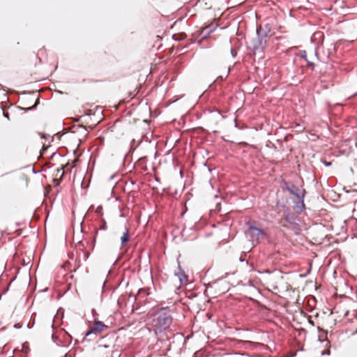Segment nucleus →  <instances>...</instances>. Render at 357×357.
<instances>
[{"instance_id": "nucleus-1", "label": "nucleus", "mask_w": 357, "mask_h": 357, "mask_svg": "<svg viewBox=\"0 0 357 357\" xmlns=\"http://www.w3.org/2000/svg\"><path fill=\"white\" fill-rule=\"evenodd\" d=\"M168 307H160L151 316V326L155 334L167 331L173 321L172 316L167 311Z\"/></svg>"}, {"instance_id": "nucleus-2", "label": "nucleus", "mask_w": 357, "mask_h": 357, "mask_svg": "<svg viewBox=\"0 0 357 357\" xmlns=\"http://www.w3.org/2000/svg\"><path fill=\"white\" fill-rule=\"evenodd\" d=\"M246 225L248 226L247 235L254 245L258 243L261 238L266 236V233L262 229L255 227L252 223L247 222Z\"/></svg>"}, {"instance_id": "nucleus-3", "label": "nucleus", "mask_w": 357, "mask_h": 357, "mask_svg": "<svg viewBox=\"0 0 357 357\" xmlns=\"http://www.w3.org/2000/svg\"><path fill=\"white\" fill-rule=\"evenodd\" d=\"M266 46V40L264 38H257V40L253 42V53L259 59L264 56V50Z\"/></svg>"}, {"instance_id": "nucleus-4", "label": "nucleus", "mask_w": 357, "mask_h": 357, "mask_svg": "<svg viewBox=\"0 0 357 357\" xmlns=\"http://www.w3.org/2000/svg\"><path fill=\"white\" fill-rule=\"evenodd\" d=\"M283 188L288 190L290 194L296 196L298 199H304L305 190H301L297 186L285 182Z\"/></svg>"}, {"instance_id": "nucleus-5", "label": "nucleus", "mask_w": 357, "mask_h": 357, "mask_svg": "<svg viewBox=\"0 0 357 357\" xmlns=\"http://www.w3.org/2000/svg\"><path fill=\"white\" fill-rule=\"evenodd\" d=\"M107 326L100 321H96L94 322L93 326L90 328L89 331L85 335V337L91 336L92 335H95L96 336L98 333L101 332V331L106 328Z\"/></svg>"}, {"instance_id": "nucleus-6", "label": "nucleus", "mask_w": 357, "mask_h": 357, "mask_svg": "<svg viewBox=\"0 0 357 357\" xmlns=\"http://www.w3.org/2000/svg\"><path fill=\"white\" fill-rule=\"evenodd\" d=\"M215 29L214 24H210L204 28H203L200 32V36L202 39L206 38L212 32H213Z\"/></svg>"}, {"instance_id": "nucleus-7", "label": "nucleus", "mask_w": 357, "mask_h": 357, "mask_svg": "<svg viewBox=\"0 0 357 357\" xmlns=\"http://www.w3.org/2000/svg\"><path fill=\"white\" fill-rule=\"evenodd\" d=\"M284 220L289 224H294L296 220V217L294 213L289 212L288 210L284 211Z\"/></svg>"}, {"instance_id": "nucleus-8", "label": "nucleus", "mask_w": 357, "mask_h": 357, "mask_svg": "<svg viewBox=\"0 0 357 357\" xmlns=\"http://www.w3.org/2000/svg\"><path fill=\"white\" fill-rule=\"evenodd\" d=\"M268 32H270V29H268L267 31V30H265L261 26H259L257 29V38H264V39H266Z\"/></svg>"}, {"instance_id": "nucleus-9", "label": "nucleus", "mask_w": 357, "mask_h": 357, "mask_svg": "<svg viewBox=\"0 0 357 357\" xmlns=\"http://www.w3.org/2000/svg\"><path fill=\"white\" fill-rule=\"evenodd\" d=\"M129 238H130V234H129V231L128 229L126 230V231H124L123 233V235L121 237V244L123 245L125 243H126L127 241H129Z\"/></svg>"}, {"instance_id": "nucleus-10", "label": "nucleus", "mask_w": 357, "mask_h": 357, "mask_svg": "<svg viewBox=\"0 0 357 357\" xmlns=\"http://www.w3.org/2000/svg\"><path fill=\"white\" fill-rule=\"evenodd\" d=\"M178 276L181 284L186 282L187 275L185 274L183 271L181 270L180 273L178 274Z\"/></svg>"}, {"instance_id": "nucleus-11", "label": "nucleus", "mask_w": 357, "mask_h": 357, "mask_svg": "<svg viewBox=\"0 0 357 357\" xmlns=\"http://www.w3.org/2000/svg\"><path fill=\"white\" fill-rule=\"evenodd\" d=\"M107 222L104 220L103 218H101L100 220V225H99V230H106L107 229Z\"/></svg>"}, {"instance_id": "nucleus-12", "label": "nucleus", "mask_w": 357, "mask_h": 357, "mask_svg": "<svg viewBox=\"0 0 357 357\" xmlns=\"http://www.w3.org/2000/svg\"><path fill=\"white\" fill-rule=\"evenodd\" d=\"M102 206H98L95 211L96 213L99 215L100 218H102V215H103V213H102Z\"/></svg>"}, {"instance_id": "nucleus-13", "label": "nucleus", "mask_w": 357, "mask_h": 357, "mask_svg": "<svg viewBox=\"0 0 357 357\" xmlns=\"http://www.w3.org/2000/svg\"><path fill=\"white\" fill-rule=\"evenodd\" d=\"M299 201H301V206H299V208L300 211H301L305 208L304 199H299Z\"/></svg>"}, {"instance_id": "nucleus-14", "label": "nucleus", "mask_w": 357, "mask_h": 357, "mask_svg": "<svg viewBox=\"0 0 357 357\" xmlns=\"http://www.w3.org/2000/svg\"><path fill=\"white\" fill-rule=\"evenodd\" d=\"M301 57L304 59L305 61H307V54H306V52L305 51H303L301 53Z\"/></svg>"}, {"instance_id": "nucleus-15", "label": "nucleus", "mask_w": 357, "mask_h": 357, "mask_svg": "<svg viewBox=\"0 0 357 357\" xmlns=\"http://www.w3.org/2000/svg\"><path fill=\"white\" fill-rule=\"evenodd\" d=\"M306 61H307V66H310L312 68H314V63H312V62H311V61H307V60Z\"/></svg>"}, {"instance_id": "nucleus-16", "label": "nucleus", "mask_w": 357, "mask_h": 357, "mask_svg": "<svg viewBox=\"0 0 357 357\" xmlns=\"http://www.w3.org/2000/svg\"><path fill=\"white\" fill-rule=\"evenodd\" d=\"M240 261H245V259L243 257V255L239 257Z\"/></svg>"}, {"instance_id": "nucleus-17", "label": "nucleus", "mask_w": 357, "mask_h": 357, "mask_svg": "<svg viewBox=\"0 0 357 357\" xmlns=\"http://www.w3.org/2000/svg\"><path fill=\"white\" fill-rule=\"evenodd\" d=\"M324 164L326 166L328 167V166H330V165H331V162L324 161Z\"/></svg>"}, {"instance_id": "nucleus-18", "label": "nucleus", "mask_w": 357, "mask_h": 357, "mask_svg": "<svg viewBox=\"0 0 357 357\" xmlns=\"http://www.w3.org/2000/svg\"><path fill=\"white\" fill-rule=\"evenodd\" d=\"M231 54L233 57H235L236 54L234 53V50L232 49H231Z\"/></svg>"}, {"instance_id": "nucleus-19", "label": "nucleus", "mask_w": 357, "mask_h": 357, "mask_svg": "<svg viewBox=\"0 0 357 357\" xmlns=\"http://www.w3.org/2000/svg\"><path fill=\"white\" fill-rule=\"evenodd\" d=\"M97 236H98V231H96V234L94 236V239H93L94 241L96 240Z\"/></svg>"}, {"instance_id": "nucleus-20", "label": "nucleus", "mask_w": 357, "mask_h": 357, "mask_svg": "<svg viewBox=\"0 0 357 357\" xmlns=\"http://www.w3.org/2000/svg\"><path fill=\"white\" fill-rule=\"evenodd\" d=\"M93 205H91V206H90V208H89V211H91V210H93Z\"/></svg>"}, {"instance_id": "nucleus-21", "label": "nucleus", "mask_w": 357, "mask_h": 357, "mask_svg": "<svg viewBox=\"0 0 357 357\" xmlns=\"http://www.w3.org/2000/svg\"><path fill=\"white\" fill-rule=\"evenodd\" d=\"M15 327H16V328H20V326H19V325H17V324H15Z\"/></svg>"}, {"instance_id": "nucleus-22", "label": "nucleus", "mask_w": 357, "mask_h": 357, "mask_svg": "<svg viewBox=\"0 0 357 357\" xmlns=\"http://www.w3.org/2000/svg\"><path fill=\"white\" fill-rule=\"evenodd\" d=\"M229 70H230V68H228V70H227V75L229 74Z\"/></svg>"}, {"instance_id": "nucleus-23", "label": "nucleus", "mask_w": 357, "mask_h": 357, "mask_svg": "<svg viewBox=\"0 0 357 357\" xmlns=\"http://www.w3.org/2000/svg\"><path fill=\"white\" fill-rule=\"evenodd\" d=\"M266 273H271L268 270L265 271Z\"/></svg>"}, {"instance_id": "nucleus-24", "label": "nucleus", "mask_w": 357, "mask_h": 357, "mask_svg": "<svg viewBox=\"0 0 357 357\" xmlns=\"http://www.w3.org/2000/svg\"><path fill=\"white\" fill-rule=\"evenodd\" d=\"M4 116H5L6 117H8V114H5V113H4Z\"/></svg>"}, {"instance_id": "nucleus-25", "label": "nucleus", "mask_w": 357, "mask_h": 357, "mask_svg": "<svg viewBox=\"0 0 357 357\" xmlns=\"http://www.w3.org/2000/svg\"><path fill=\"white\" fill-rule=\"evenodd\" d=\"M250 266L252 267V269H253V265L252 264H250Z\"/></svg>"}]
</instances>
